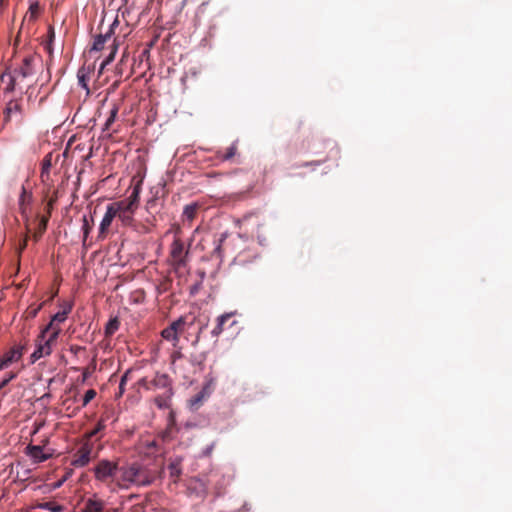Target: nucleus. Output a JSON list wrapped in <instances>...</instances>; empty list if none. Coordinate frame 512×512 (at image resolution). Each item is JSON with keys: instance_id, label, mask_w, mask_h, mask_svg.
<instances>
[{"instance_id": "nucleus-1", "label": "nucleus", "mask_w": 512, "mask_h": 512, "mask_svg": "<svg viewBox=\"0 0 512 512\" xmlns=\"http://www.w3.org/2000/svg\"><path fill=\"white\" fill-rule=\"evenodd\" d=\"M62 310L57 312L51 321L41 331L36 339V348L31 354V362L34 363L42 357L49 356L52 353V348L56 344L57 338L61 332L59 324L64 322L68 314L72 311V303L64 302Z\"/></svg>"}, {"instance_id": "nucleus-2", "label": "nucleus", "mask_w": 512, "mask_h": 512, "mask_svg": "<svg viewBox=\"0 0 512 512\" xmlns=\"http://www.w3.org/2000/svg\"><path fill=\"white\" fill-rule=\"evenodd\" d=\"M154 481L150 470L139 462H125L120 466L117 488L128 490L133 486H149Z\"/></svg>"}, {"instance_id": "nucleus-3", "label": "nucleus", "mask_w": 512, "mask_h": 512, "mask_svg": "<svg viewBox=\"0 0 512 512\" xmlns=\"http://www.w3.org/2000/svg\"><path fill=\"white\" fill-rule=\"evenodd\" d=\"M120 466L121 463L119 461L101 459L93 468L94 477L97 481L114 490L117 488V477L119 475Z\"/></svg>"}, {"instance_id": "nucleus-4", "label": "nucleus", "mask_w": 512, "mask_h": 512, "mask_svg": "<svg viewBox=\"0 0 512 512\" xmlns=\"http://www.w3.org/2000/svg\"><path fill=\"white\" fill-rule=\"evenodd\" d=\"M188 255V251L184 250V244L179 239H174L171 250H170V257L172 265L175 269H179L186 266V257Z\"/></svg>"}, {"instance_id": "nucleus-5", "label": "nucleus", "mask_w": 512, "mask_h": 512, "mask_svg": "<svg viewBox=\"0 0 512 512\" xmlns=\"http://www.w3.org/2000/svg\"><path fill=\"white\" fill-rule=\"evenodd\" d=\"M114 207V210L116 212V216L119 218V220L122 222L123 225L129 226L133 222V209H126V204L122 201H117L114 203H111Z\"/></svg>"}, {"instance_id": "nucleus-6", "label": "nucleus", "mask_w": 512, "mask_h": 512, "mask_svg": "<svg viewBox=\"0 0 512 512\" xmlns=\"http://www.w3.org/2000/svg\"><path fill=\"white\" fill-rule=\"evenodd\" d=\"M116 217V212L112 204H109L106 209V213L99 226V237L105 238L106 234L111 226L113 219Z\"/></svg>"}, {"instance_id": "nucleus-7", "label": "nucleus", "mask_w": 512, "mask_h": 512, "mask_svg": "<svg viewBox=\"0 0 512 512\" xmlns=\"http://www.w3.org/2000/svg\"><path fill=\"white\" fill-rule=\"evenodd\" d=\"M90 456L91 448L84 445L74 454L71 463L75 467H84L90 462Z\"/></svg>"}, {"instance_id": "nucleus-8", "label": "nucleus", "mask_w": 512, "mask_h": 512, "mask_svg": "<svg viewBox=\"0 0 512 512\" xmlns=\"http://www.w3.org/2000/svg\"><path fill=\"white\" fill-rule=\"evenodd\" d=\"M33 56H27L23 59L22 65L19 68H16L12 71L16 77L26 78L34 74L33 69Z\"/></svg>"}, {"instance_id": "nucleus-9", "label": "nucleus", "mask_w": 512, "mask_h": 512, "mask_svg": "<svg viewBox=\"0 0 512 512\" xmlns=\"http://www.w3.org/2000/svg\"><path fill=\"white\" fill-rule=\"evenodd\" d=\"M140 191L141 185L137 184L134 186L130 196L125 200H121L122 202H124V204H126V208L128 207V209H133L134 211L138 208L140 200Z\"/></svg>"}, {"instance_id": "nucleus-10", "label": "nucleus", "mask_w": 512, "mask_h": 512, "mask_svg": "<svg viewBox=\"0 0 512 512\" xmlns=\"http://www.w3.org/2000/svg\"><path fill=\"white\" fill-rule=\"evenodd\" d=\"M234 312L224 313L216 319V325L211 331L213 337H218L223 331L225 323L234 316Z\"/></svg>"}, {"instance_id": "nucleus-11", "label": "nucleus", "mask_w": 512, "mask_h": 512, "mask_svg": "<svg viewBox=\"0 0 512 512\" xmlns=\"http://www.w3.org/2000/svg\"><path fill=\"white\" fill-rule=\"evenodd\" d=\"M21 112H22V107L18 101H15V100L9 101L4 110V122L5 123L9 122L14 113L21 114Z\"/></svg>"}, {"instance_id": "nucleus-12", "label": "nucleus", "mask_w": 512, "mask_h": 512, "mask_svg": "<svg viewBox=\"0 0 512 512\" xmlns=\"http://www.w3.org/2000/svg\"><path fill=\"white\" fill-rule=\"evenodd\" d=\"M170 379L166 374H156L154 379L150 382L149 388H169Z\"/></svg>"}, {"instance_id": "nucleus-13", "label": "nucleus", "mask_w": 512, "mask_h": 512, "mask_svg": "<svg viewBox=\"0 0 512 512\" xmlns=\"http://www.w3.org/2000/svg\"><path fill=\"white\" fill-rule=\"evenodd\" d=\"M27 450L29 456L36 462H42L47 459V456L43 454V448L41 446L29 445Z\"/></svg>"}, {"instance_id": "nucleus-14", "label": "nucleus", "mask_w": 512, "mask_h": 512, "mask_svg": "<svg viewBox=\"0 0 512 512\" xmlns=\"http://www.w3.org/2000/svg\"><path fill=\"white\" fill-rule=\"evenodd\" d=\"M103 509L104 503L101 500L90 498L85 502V512H103Z\"/></svg>"}, {"instance_id": "nucleus-15", "label": "nucleus", "mask_w": 512, "mask_h": 512, "mask_svg": "<svg viewBox=\"0 0 512 512\" xmlns=\"http://www.w3.org/2000/svg\"><path fill=\"white\" fill-rule=\"evenodd\" d=\"M161 336L168 341H172L173 346H177L179 342V335L177 334L176 330L172 326H168L165 329L162 330Z\"/></svg>"}, {"instance_id": "nucleus-16", "label": "nucleus", "mask_w": 512, "mask_h": 512, "mask_svg": "<svg viewBox=\"0 0 512 512\" xmlns=\"http://www.w3.org/2000/svg\"><path fill=\"white\" fill-rule=\"evenodd\" d=\"M22 356V348L21 347H13L11 348L5 355L3 359L9 365L15 361H18Z\"/></svg>"}, {"instance_id": "nucleus-17", "label": "nucleus", "mask_w": 512, "mask_h": 512, "mask_svg": "<svg viewBox=\"0 0 512 512\" xmlns=\"http://www.w3.org/2000/svg\"><path fill=\"white\" fill-rule=\"evenodd\" d=\"M38 509L48 510L50 512H63L64 506L54 501L38 503L35 506Z\"/></svg>"}, {"instance_id": "nucleus-18", "label": "nucleus", "mask_w": 512, "mask_h": 512, "mask_svg": "<svg viewBox=\"0 0 512 512\" xmlns=\"http://www.w3.org/2000/svg\"><path fill=\"white\" fill-rule=\"evenodd\" d=\"M111 33H112V28H110L109 32H107L106 34L102 35H98L95 40H94V43H93V47L92 49L95 50V51H100L104 48V45L105 43L107 42L108 39H110L111 37Z\"/></svg>"}, {"instance_id": "nucleus-19", "label": "nucleus", "mask_w": 512, "mask_h": 512, "mask_svg": "<svg viewBox=\"0 0 512 512\" xmlns=\"http://www.w3.org/2000/svg\"><path fill=\"white\" fill-rule=\"evenodd\" d=\"M197 210L198 206L196 204L187 205L183 211V221L191 223L196 216Z\"/></svg>"}, {"instance_id": "nucleus-20", "label": "nucleus", "mask_w": 512, "mask_h": 512, "mask_svg": "<svg viewBox=\"0 0 512 512\" xmlns=\"http://www.w3.org/2000/svg\"><path fill=\"white\" fill-rule=\"evenodd\" d=\"M236 152L237 146L233 144L230 147H228L224 153L217 152V158L222 161H227L232 159L236 155Z\"/></svg>"}, {"instance_id": "nucleus-21", "label": "nucleus", "mask_w": 512, "mask_h": 512, "mask_svg": "<svg viewBox=\"0 0 512 512\" xmlns=\"http://www.w3.org/2000/svg\"><path fill=\"white\" fill-rule=\"evenodd\" d=\"M119 108L116 104L113 105V107L110 110L109 117L107 118L103 130H110L112 124L115 122L116 117L118 115Z\"/></svg>"}, {"instance_id": "nucleus-22", "label": "nucleus", "mask_w": 512, "mask_h": 512, "mask_svg": "<svg viewBox=\"0 0 512 512\" xmlns=\"http://www.w3.org/2000/svg\"><path fill=\"white\" fill-rule=\"evenodd\" d=\"M187 325V317L181 316L177 320L173 321L170 326L174 327L177 334H182L185 331V327Z\"/></svg>"}, {"instance_id": "nucleus-23", "label": "nucleus", "mask_w": 512, "mask_h": 512, "mask_svg": "<svg viewBox=\"0 0 512 512\" xmlns=\"http://www.w3.org/2000/svg\"><path fill=\"white\" fill-rule=\"evenodd\" d=\"M49 216H42L38 225V230L34 234V238L38 240L47 229Z\"/></svg>"}, {"instance_id": "nucleus-24", "label": "nucleus", "mask_w": 512, "mask_h": 512, "mask_svg": "<svg viewBox=\"0 0 512 512\" xmlns=\"http://www.w3.org/2000/svg\"><path fill=\"white\" fill-rule=\"evenodd\" d=\"M170 395H171V390L167 389L166 395L157 396L155 398V400H154L155 404L161 409L168 408V406H169L168 398L170 397Z\"/></svg>"}, {"instance_id": "nucleus-25", "label": "nucleus", "mask_w": 512, "mask_h": 512, "mask_svg": "<svg viewBox=\"0 0 512 512\" xmlns=\"http://www.w3.org/2000/svg\"><path fill=\"white\" fill-rule=\"evenodd\" d=\"M51 166H52V155L47 154L42 161L41 177H43L45 174L46 175L49 174Z\"/></svg>"}, {"instance_id": "nucleus-26", "label": "nucleus", "mask_w": 512, "mask_h": 512, "mask_svg": "<svg viewBox=\"0 0 512 512\" xmlns=\"http://www.w3.org/2000/svg\"><path fill=\"white\" fill-rule=\"evenodd\" d=\"M106 425L104 423V420L103 419H100L96 426L86 434V436L88 438H93V437H96L101 431H103L105 429Z\"/></svg>"}, {"instance_id": "nucleus-27", "label": "nucleus", "mask_w": 512, "mask_h": 512, "mask_svg": "<svg viewBox=\"0 0 512 512\" xmlns=\"http://www.w3.org/2000/svg\"><path fill=\"white\" fill-rule=\"evenodd\" d=\"M44 305V302L39 304V305H30L27 310L25 311V314H26V318H35L37 316V314L39 313V311L42 309Z\"/></svg>"}, {"instance_id": "nucleus-28", "label": "nucleus", "mask_w": 512, "mask_h": 512, "mask_svg": "<svg viewBox=\"0 0 512 512\" xmlns=\"http://www.w3.org/2000/svg\"><path fill=\"white\" fill-rule=\"evenodd\" d=\"M119 321L117 318H114V319H111L107 325H106V329H105V333L106 335H112L114 334L118 328H119Z\"/></svg>"}, {"instance_id": "nucleus-29", "label": "nucleus", "mask_w": 512, "mask_h": 512, "mask_svg": "<svg viewBox=\"0 0 512 512\" xmlns=\"http://www.w3.org/2000/svg\"><path fill=\"white\" fill-rule=\"evenodd\" d=\"M17 78L18 77H16V75L13 74L12 72L9 74V81H8L7 86L4 89L5 93H12L15 91Z\"/></svg>"}, {"instance_id": "nucleus-30", "label": "nucleus", "mask_w": 512, "mask_h": 512, "mask_svg": "<svg viewBox=\"0 0 512 512\" xmlns=\"http://www.w3.org/2000/svg\"><path fill=\"white\" fill-rule=\"evenodd\" d=\"M171 477H179L181 475L180 462H171L168 466Z\"/></svg>"}, {"instance_id": "nucleus-31", "label": "nucleus", "mask_w": 512, "mask_h": 512, "mask_svg": "<svg viewBox=\"0 0 512 512\" xmlns=\"http://www.w3.org/2000/svg\"><path fill=\"white\" fill-rule=\"evenodd\" d=\"M117 49L118 46L115 43H113L110 54L105 58V60L101 64V69H103L106 65L110 64L114 60Z\"/></svg>"}, {"instance_id": "nucleus-32", "label": "nucleus", "mask_w": 512, "mask_h": 512, "mask_svg": "<svg viewBox=\"0 0 512 512\" xmlns=\"http://www.w3.org/2000/svg\"><path fill=\"white\" fill-rule=\"evenodd\" d=\"M96 395L97 393L94 389L87 390L82 399V407H85L88 403H90L96 397Z\"/></svg>"}, {"instance_id": "nucleus-33", "label": "nucleus", "mask_w": 512, "mask_h": 512, "mask_svg": "<svg viewBox=\"0 0 512 512\" xmlns=\"http://www.w3.org/2000/svg\"><path fill=\"white\" fill-rule=\"evenodd\" d=\"M131 373V370H127L123 376L121 377L120 384H119V393L118 397H121L125 391V384L129 378V375Z\"/></svg>"}, {"instance_id": "nucleus-34", "label": "nucleus", "mask_w": 512, "mask_h": 512, "mask_svg": "<svg viewBox=\"0 0 512 512\" xmlns=\"http://www.w3.org/2000/svg\"><path fill=\"white\" fill-rule=\"evenodd\" d=\"M40 6L38 2H34L29 7V19L35 20L38 16Z\"/></svg>"}, {"instance_id": "nucleus-35", "label": "nucleus", "mask_w": 512, "mask_h": 512, "mask_svg": "<svg viewBox=\"0 0 512 512\" xmlns=\"http://www.w3.org/2000/svg\"><path fill=\"white\" fill-rule=\"evenodd\" d=\"M91 229H92V225L89 223L87 217L84 216L83 217V226H82V230H83V234H84V240L88 237Z\"/></svg>"}, {"instance_id": "nucleus-36", "label": "nucleus", "mask_w": 512, "mask_h": 512, "mask_svg": "<svg viewBox=\"0 0 512 512\" xmlns=\"http://www.w3.org/2000/svg\"><path fill=\"white\" fill-rule=\"evenodd\" d=\"M57 193L55 192L54 195L49 199L48 203H47V206H46V211H47V215L46 216H51V212H52V209H53V206H54V203L57 201Z\"/></svg>"}, {"instance_id": "nucleus-37", "label": "nucleus", "mask_w": 512, "mask_h": 512, "mask_svg": "<svg viewBox=\"0 0 512 512\" xmlns=\"http://www.w3.org/2000/svg\"><path fill=\"white\" fill-rule=\"evenodd\" d=\"M25 198H26V190H25L24 187H22V192H21V195H20V206L21 207L24 204Z\"/></svg>"}, {"instance_id": "nucleus-38", "label": "nucleus", "mask_w": 512, "mask_h": 512, "mask_svg": "<svg viewBox=\"0 0 512 512\" xmlns=\"http://www.w3.org/2000/svg\"><path fill=\"white\" fill-rule=\"evenodd\" d=\"M9 0H0V9H4L8 5Z\"/></svg>"}, {"instance_id": "nucleus-39", "label": "nucleus", "mask_w": 512, "mask_h": 512, "mask_svg": "<svg viewBox=\"0 0 512 512\" xmlns=\"http://www.w3.org/2000/svg\"><path fill=\"white\" fill-rule=\"evenodd\" d=\"M11 72H8V70H6L5 72H3L1 75H0V81H4L5 80V77L8 76L9 77V74Z\"/></svg>"}, {"instance_id": "nucleus-40", "label": "nucleus", "mask_w": 512, "mask_h": 512, "mask_svg": "<svg viewBox=\"0 0 512 512\" xmlns=\"http://www.w3.org/2000/svg\"><path fill=\"white\" fill-rule=\"evenodd\" d=\"M148 448H156L157 447V441L153 440L147 444Z\"/></svg>"}, {"instance_id": "nucleus-41", "label": "nucleus", "mask_w": 512, "mask_h": 512, "mask_svg": "<svg viewBox=\"0 0 512 512\" xmlns=\"http://www.w3.org/2000/svg\"><path fill=\"white\" fill-rule=\"evenodd\" d=\"M7 366L8 364L5 362V360L3 358L0 359V370L4 369Z\"/></svg>"}, {"instance_id": "nucleus-42", "label": "nucleus", "mask_w": 512, "mask_h": 512, "mask_svg": "<svg viewBox=\"0 0 512 512\" xmlns=\"http://www.w3.org/2000/svg\"><path fill=\"white\" fill-rule=\"evenodd\" d=\"M66 478H63L62 480L58 481L54 484V488H59L65 481Z\"/></svg>"}, {"instance_id": "nucleus-43", "label": "nucleus", "mask_w": 512, "mask_h": 512, "mask_svg": "<svg viewBox=\"0 0 512 512\" xmlns=\"http://www.w3.org/2000/svg\"><path fill=\"white\" fill-rule=\"evenodd\" d=\"M26 246H27V238H25V239L23 240V243H21V247H20V249H21V250H23V249H25V248H26Z\"/></svg>"}, {"instance_id": "nucleus-44", "label": "nucleus", "mask_w": 512, "mask_h": 512, "mask_svg": "<svg viewBox=\"0 0 512 512\" xmlns=\"http://www.w3.org/2000/svg\"><path fill=\"white\" fill-rule=\"evenodd\" d=\"M7 384H8V383H7V380H4V379H3V380L0 382V390H1L2 388H4Z\"/></svg>"}, {"instance_id": "nucleus-45", "label": "nucleus", "mask_w": 512, "mask_h": 512, "mask_svg": "<svg viewBox=\"0 0 512 512\" xmlns=\"http://www.w3.org/2000/svg\"><path fill=\"white\" fill-rule=\"evenodd\" d=\"M15 377V374L8 375L4 380H7V383H9L13 378Z\"/></svg>"}, {"instance_id": "nucleus-46", "label": "nucleus", "mask_w": 512, "mask_h": 512, "mask_svg": "<svg viewBox=\"0 0 512 512\" xmlns=\"http://www.w3.org/2000/svg\"><path fill=\"white\" fill-rule=\"evenodd\" d=\"M15 377V374L8 375L4 380H7V383H9L13 378Z\"/></svg>"}, {"instance_id": "nucleus-47", "label": "nucleus", "mask_w": 512, "mask_h": 512, "mask_svg": "<svg viewBox=\"0 0 512 512\" xmlns=\"http://www.w3.org/2000/svg\"><path fill=\"white\" fill-rule=\"evenodd\" d=\"M49 32H50V37L51 38L54 37V30L52 27H50Z\"/></svg>"}, {"instance_id": "nucleus-48", "label": "nucleus", "mask_w": 512, "mask_h": 512, "mask_svg": "<svg viewBox=\"0 0 512 512\" xmlns=\"http://www.w3.org/2000/svg\"><path fill=\"white\" fill-rule=\"evenodd\" d=\"M87 376H88V373H87V372H84V373H83V381H85V380H86Z\"/></svg>"}]
</instances>
